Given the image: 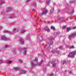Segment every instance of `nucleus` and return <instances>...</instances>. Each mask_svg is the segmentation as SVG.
I'll return each mask as SVG.
<instances>
[{
  "instance_id": "obj_18",
  "label": "nucleus",
  "mask_w": 76,
  "mask_h": 76,
  "mask_svg": "<svg viewBox=\"0 0 76 76\" xmlns=\"http://www.w3.org/2000/svg\"><path fill=\"white\" fill-rule=\"evenodd\" d=\"M54 8L52 7V9L50 10V13H54Z\"/></svg>"
},
{
  "instance_id": "obj_52",
  "label": "nucleus",
  "mask_w": 76,
  "mask_h": 76,
  "mask_svg": "<svg viewBox=\"0 0 76 76\" xmlns=\"http://www.w3.org/2000/svg\"><path fill=\"white\" fill-rule=\"evenodd\" d=\"M66 70H65V72H66Z\"/></svg>"
},
{
  "instance_id": "obj_19",
  "label": "nucleus",
  "mask_w": 76,
  "mask_h": 76,
  "mask_svg": "<svg viewBox=\"0 0 76 76\" xmlns=\"http://www.w3.org/2000/svg\"><path fill=\"white\" fill-rule=\"evenodd\" d=\"M12 53H14V54L16 53V49H13L12 50Z\"/></svg>"
},
{
  "instance_id": "obj_11",
  "label": "nucleus",
  "mask_w": 76,
  "mask_h": 76,
  "mask_svg": "<svg viewBox=\"0 0 76 76\" xmlns=\"http://www.w3.org/2000/svg\"><path fill=\"white\" fill-rule=\"evenodd\" d=\"M11 10H12L11 8L9 7L7 9L6 11L7 12H10V11H11Z\"/></svg>"
},
{
  "instance_id": "obj_51",
  "label": "nucleus",
  "mask_w": 76,
  "mask_h": 76,
  "mask_svg": "<svg viewBox=\"0 0 76 76\" xmlns=\"http://www.w3.org/2000/svg\"><path fill=\"white\" fill-rule=\"evenodd\" d=\"M30 73H32V71H30Z\"/></svg>"
},
{
  "instance_id": "obj_24",
  "label": "nucleus",
  "mask_w": 76,
  "mask_h": 76,
  "mask_svg": "<svg viewBox=\"0 0 76 76\" xmlns=\"http://www.w3.org/2000/svg\"><path fill=\"white\" fill-rule=\"evenodd\" d=\"M58 33L56 32L53 35H54V36H55L56 35H58Z\"/></svg>"
},
{
  "instance_id": "obj_28",
  "label": "nucleus",
  "mask_w": 76,
  "mask_h": 76,
  "mask_svg": "<svg viewBox=\"0 0 76 76\" xmlns=\"http://www.w3.org/2000/svg\"><path fill=\"white\" fill-rule=\"evenodd\" d=\"M12 61H7V63L8 64H11L12 63Z\"/></svg>"
},
{
  "instance_id": "obj_55",
  "label": "nucleus",
  "mask_w": 76,
  "mask_h": 76,
  "mask_svg": "<svg viewBox=\"0 0 76 76\" xmlns=\"http://www.w3.org/2000/svg\"><path fill=\"white\" fill-rule=\"evenodd\" d=\"M48 22H49V21H48Z\"/></svg>"
},
{
  "instance_id": "obj_54",
  "label": "nucleus",
  "mask_w": 76,
  "mask_h": 76,
  "mask_svg": "<svg viewBox=\"0 0 76 76\" xmlns=\"http://www.w3.org/2000/svg\"><path fill=\"white\" fill-rule=\"evenodd\" d=\"M57 53H58V52H57Z\"/></svg>"
},
{
  "instance_id": "obj_43",
  "label": "nucleus",
  "mask_w": 76,
  "mask_h": 76,
  "mask_svg": "<svg viewBox=\"0 0 76 76\" xmlns=\"http://www.w3.org/2000/svg\"><path fill=\"white\" fill-rule=\"evenodd\" d=\"M71 61H70V60H69L68 61V62L69 63H70Z\"/></svg>"
},
{
  "instance_id": "obj_10",
  "label": "nucleus",
  "mask_w": 76,
  "mask_h": 76,
  "mask_svg": "<svg viewBox=\"0 0 76 76\" xmlns=\"http://www.w3.org/2000/svg\"><path fill=\"white\" fill-rule=\"evenodd\" d=\"M55 61H56V59H53V61L52 62V63L53 64V67H55L56 65V64L54 63Z\"/></svg>"
},
{
  "instance_id": "obj_4",
  "label": "nucleus",
  "mask_w": 76,
  "mask_h": 76,
  "mask_svg": "<svg viewBox=\"0 0 76 76\" xmlns=\"http://www.w3.org/2000/svg\"><path fill=\"white\" fill-rule=\"evenodd\" d=\"M76 32H74L71 34L69 35L68 36V38L70 40L72 39V38H74L76 36Z\"/></svg>"
},
{
  "instance_id": "obj_32",
  "label": "nucleus",
  "mask_w": 76,
  "mask_h": 76,
  "mask_svg": "<svg viewBox=\"0 0 76 76\" xmlns=\"http://www.w3.org/2000/svg\"><path fill=\"white\" fill-rule=\"evenodd\" d=\"M1 15H4L5 14L2 11H1Z\"/></svg>"
},
{
  "instance_id": "obj_30",
  "label": "nucleus",
  "mask_w": 76,
  "mask_h": 76,
  "mask_svg": "<svg viewBox=\"0 0 76 76\" xmlns=\"http://www.w3.org/2000/svg\"><path fill=\"white\" fill-rule=\"evenodd\" d=\"M42 62H43V60H42L40 63H39V66H41V63H42Z\"/></svg>"
},
{
  "instance_id": "obj_41",
  "label": "nucleus",
  "mask_w": 76,
  "mask_h": 76,
  "mask_svg": "<svg viewBox=\"0 0 76 76\" xmlns=\"http://www.w3.org/2000/svg\"><path fill=\"white\" fill-rule=\"evenodd\" d=\"M32 11L35 12H36V10H34V9L32 10Z\"/></svg>"
},
{
  "instance_id": "obj_44",
  "label": "nucleus",
  "mask_w": 76,
  "mask_h": 76,
  "mask_svg": "<svg viewBox=\"0 0 76 76\" xmlns=\"http://www.w3.org/2000/svg\"><path fill=\"white\" fill-rule=\"evenodd\" d=\"M42 56L41 54H38V56Z\"/></svg>"
},
{
  "instance_id": "obj_50",
  "label": "nucleus",
  "mask_w": 76,
  "mask_h": 76,
  "mask_svg": "<svg viewBox=\"0 0 76 76\" xmlns=\"http://www.w3.org/2000/svg\"><path fill=\"white\" fill-rule=\"evenodd\" d=\"M48 66H50V64H48L47 65Z\"/></svg>"
},
{
  "instance_id": "obj_16",
  "label": "nucleus",
  "mask_w": 76,
  "mask_h": 76,
  "mask_svg": "<svg viewBox=\"0 0 76 76\" xmlns=\"http://www.w3.org/2000/svg\"><path fill=\"white\" fill-rule=\"evenodd\" d=\"M25 73H26V71L23 70H22L21 71V73H20V75H21V74H25Z\"/></svg>"
},
{
  "instance_id": "obj_36",
  "label": "nucleus",
  "mask_w": 76,
  "mask_h": 76,
  "mask_svg": "<svg viewBox=\"0 0 76 76\" xmlns=\"http://www.w3.org/2000/svg\"><path fill=\"white\" fill-rule=\"evenodd\" d=\"M19 61L20 62V63H22V61L21 60H19Z\"/></svg>"
},
{
  "instance_id": "obj_42",
  "label": "nucleus",
  "mask_w": 76,
  "mask_h": 76,
  "mask_svg": "<svg viewBox=\"0 0 76 76\" xmlns=\"http://www.w3.org/2000/svg\"><path fill=\"white\" fill-rule=\"evenodd\" d=\"M62 46H60V47H59V49H61V50L62 49Z\"/></svg>"
},
{
  "instance_id": "obj_31",
  "label": "nucleus",
  "mask_w": 76,
  "mask_h": 76,
  "mask_svg": "<svg viewBox=\"0 0 76 76\" xmlns=\"http://www.w3.org/2000/svg\"><path fill=\"white\" fill-rule=\"evenodd\" d=\"M25 32H26V30H23L22 31H21V32H22V33H25Z\"/></svg>"
},
{
  "instance_id": "obj_20",
  "label": "nucleus",
  "mask_w": 76,
  "mask_h": 76,
  "mask_svg": "<svg viewBox=\"0 0 76 76\" xmlns=\"http://www.w3.org/2000/svg\"><path fill=\"white\" fill-rule=\"evenodd\" d=\"M19 68L18 67H16L14 68V70L15 71H18V70H19Z\"/></svg>"
},
{
  "instance_id": "obj_34",
  "label": "nucleus",
  "mask_w": 76,
  "mask_h": 76,
  "mask_svg": "<svg viewBox=\"0 0 76 76\" xmlns=\"http://www.w3.org/2000/svg\"><path fill=\"white\" fill-rule=\"evenodd\" d=\"M54 76V74H50L49 75V76Z\"/></svg>"
},
{
  "instance_id": "obj_22",
  "label": "nucleus",
  "mask_w": 76,
  "mask_h": 76,
  "mask_svg": "<svg viewBox=\"0 0 76 76\" xmlns=\"http://www.w3.org/2000/svg\"><path fill=\"white\" fill-rule=\"evenodd\" d=\"M3 0H0V5H1L4 3Z\"/></svg>"
},
{
  "instance_id": "obj_49",
  "label": "nucleus",
  "mask_w": 76,
  "mask_h": 76,
  "mask_svg": "<svg viewBox=\"0 0 76 76\" xmlns=\"http://www.w3.org/2000/svg\"><path fill=\"white\" fill-rule=\"evenodd\" d=\"M70 74H72V72L71 71H70V72H69Z\"/></svg>"
},
{
  "instance_id": "obj_17",
  "label": "nucleus",
  "mask_w": 76,
  "mask_h": 76,
  "mask_svg": "<svg viewBox=\"0 0 76 76\" xmlns=\"http://www.w3.org/2000/svg\"><path fill=\"white\" fill-rule=\"evenodd\" d=\"M29 35H27L26 37H25L26 39H29L30 38V37H29Z\"/></svg>"
},
{
  "instance_id": "obj_12",
  "label": "nucleus",
  "mask_w": 76,
  "mask_h": 76,
  "mask_svg": "<svg viewBox=\"0 0 76 76\" xmlns=\"http://www.w3.org/2000/svg\"><path fill=\"white\" fill-rule=\"evenodd\" d=\"M20 42L22 45H23L24 44V41H23V39H20Z\"/></svg>"
},
{
  "instance_id": "obj_27",
  "label": "nucleus",
  "mask_w": 76,
  "mask_h": 76,
  "mask_svg": "<svg viewBox=\"0 0 76 76\" xmlns=\"http://www.w3.org/2000/svg\"><path fill=\"white\" fill-rule=\"evenodd\" d=\"M15 17V15H13V16H11L10 17V19H12V18H14Z\"/></svg>"
},
{
  "instance_id": "obj_53",
  "label": "nucleus",
  "mask_w": 76,
  "mask_h": 76,
  "mask_svg": "<svg viewBox=\"0 0 76 76\" xmlns=\"http://www.w3.org/2000/svg\"><path fill=\"white\" fill-rule=\"evenodd\" d=\"M1 51V50L0 49V52Z\"/></svg>"
},
{
  "instance_id": "obj_35",
  "label": "nucleus",
  "mask_w": 76,
  "mask_h": 76,
  "mask_svg": "<svg viewBox=\"0 0 76 76\" xmlns=\"http://www.w3.org/2000/svg\"><path fill=\"white\" fill-rule=\"evenodd\" d=\"M66 28V26H63L62 27L63 29H65V28Z\"/></svg>"
},
{
  "instance_id": "obj_38",
  "label": "nucleus",
  "mask_w": 76,
  "mask_h": 76,
  "mask_svg": "<svg viewBox=\"0 0 76 76\" xmlns=\"http://www.w3.org/2000/svg\"><path fill=\"white\" fill-rule=\"evenodd\" d=\"M74 10H72V13H71L70 14H73V13H74Z\"/></svg>"
},
{
  "instance_id": "obj_40",
  "label": "nucleus",
  "mask_w": 76,
  "mask_h": 76,
  "mask_svg": "<svg viewBox=\"0 0 76 76\" xmlns=\"http://www.w3.org/2000/svg\"><path fill=\"white\" fill-rule=\"evenodd\" d=\"M3 63V60H0V63Z\"/></svg>"
},
{
  "instance_id": "obj_56",
  "label": "nucleus",
  "mask_w": 76,
  "mask_h": 76,
  "mask_svg": "<svg viewBox=\"0 0 76 76\" xmlns=\"http://www.w3.org/2000/svg\"><path fill=\"white\" fill-rule=\"evenodd\" d=\"M39 2H40V1H39Z\"/></svg>"
},
{
  "instance_id": "obj_26",
  "label": "nucleus",
  "mask_w": 76,
  "mask_h": 76,
  "mask_svg": "<svg viewBox=\"0 0 76 76\" xmlns=\"http://www.w3.org/2000/svg\"><path fill=\"white\" fill-rule=\"evenodd\" d=\"M33 5L35 7H37V3H34L33 4Z\"/></svg>"
},
{
  "instance_id": "obj_23",
  "label": "nucleus",
  "mask_w": 76,
  "mask_h": 76,
  "mask_svg": "<svg viewBox=\"0 0 76 76\" xmlns=\"http://www.w3.org/2000/svg\"><path fill=\"white\" fill-rule=\"evenodd\" d=\"M71 28L70 27L67 28L66 29L67 32H69V31H70V30H71Z\"/></svg>"
},
{
  "instance_id": "obj_25",
  "label": "nucleus",
  "mask_w": 76,
  "mask_h": 76,
  "mask_svg": "<svg viewBox=\"0 0 76 76\" xmlns=\"http://www.w3.org/2000/svg\"><path fill=\"white\" fill-rule=\"evenodd\" d=\"M50 0H49L48 1H46V3L47 4H50Z\"/></svg>"
},
{
  "instance_id": "obj_29",
  "label": "nucleus",
  "mask_w": 76,
  "mask_h": 76,
  "mask_svg": "<svg viewBox=\"0 0 76 76\" xmlns=\"http://www.w3.org/2000/svg\"><path fill=\"white\" fill-rule=\"evenodd\" d=\"M51 29H53V30H55L56 29V28H55V27L53 26H51Z\"/></svg>"
},
{
  "instance_id": "obj_37",
  "label": "nucleus",
  "mask_w": 76,
  "mask_h": 76,
  "mask_svg": "<svg viewBox=\"0 0 76 76\" xmlns=\"http://www.w3.org/2000/svg\"><path fill=\"white\" fill-rule=\"evenodd\" d=\"M65 63H66V61L64 60L63 61V64H64Z\"/></svg>"
},
{
  "instance_id": "obj_7",
  "label": "nucleus",
  "mask_w": 76,
  "mask_h": 76,
  "mask_svg": "<svg viewBox=\"0 0 76 76\" xmlns=\"http://www.w3.org/2000/svg\"><path fill=\"white\" fill-rule=\"evenodd\" d=\"M44 41V39L43 37H42V35H39V42H42Z\"/></svg>"
},
{
  "instance_id": "obj_14",
  "label": "nucleus",
  "mask_w": 76,
  "mask_h": 76,
  "mask_svg": "<svg viewBox=\"0 0 76 76\" xmlns=\"http://www.w3.org/2000/svg\"><path fill=\"white\" fill-rule=\"evenodd\" d=\"M9 47H10V46H9L8 45H5L4 47L3 48V49L5 50V49L8 48H9Z\"/></svg>"
},
{
  "instance_id": "obj_45",
  "label": "nucleus",
  "mask_w": 76,
  "mask_h": 76,
  "mask_svg": "<svg viewBox=\"0 0 76 76\" xmlns=\"http://www.w3.org/2000/svg\"><path fill=\"white\" fill-rule=\"evenodd\" d=\"M2 28H3L2 26L0 27V29H1Z\"/></svg>"
},
{
  "instance_id": "obj_5",
  "label": "nucleus",
  "mask_w": 76,
  "mask_h": 76,
  "mask_svg": "<svg viewBox=\"0 0 76 76\" xmlns=\"http://www.w3.org/2000/svg\"><path fill=\"white\" fill-rule=\"evenodd\" d=\"M42 11L43 12L41 14V16L42 15H46L47 13H48V11L47 9H46V8H44L43 9H42Z\"/></svg>"
},
{
  "instance_id": "obj_1",
  "label": "nucleus",
  "mask_w": 76,
  "mask_h": 76,
  "mask_svg": "<svg viewBox=\"0 0 76 76\" xmlns=\"http://www.w3.org/2000/svg\"><path fill=\"white\" fill-rule=\"evenodd\" d=\"M56 38L55 36H51L50 37V39L49 42H48V44L45 46V48L47 49V50L48 51L49 50H50V45H52L53 44V40H54V38Z\"/></svg>"
},
{
  "instance_id": "obj_8",
  "label": "nucleus",
  "mask_w": 76,
  "mask_h": 76,
  "mask_svg": "<svg viewBox=\"0 0 76 76\" xmlns=\"http://www.w3.org/2000/svg\"><path fill=\"white\" fill-rule=\"evenodd\" d=\"M1 40H4V41H7L9 40V39L6 38L4 36H1Z\"/></svg>"
},
{
  "instance_id": "obj_46",
  "label": "nucleus",
  "mask_w": 76,
  "mask_h": 76,
  "mask_svg": "<svg viewBox=\"0 0 76 76\" xmlns=\"http://www.w3.org/2000/svg\"><path fill=\"white\" fill-rule=\"evenodd\" d=\"M51 53H54V50L51 51Z\"/></svg>"
},
{
  "instance_id": "obj_15",
  "label": "nucleus",
  "mask_w": 76,
  "mask_h": 76,
  "mask_svg": "<svg viewBox=\"0 0 76 76\" xmlns=\"http://www.w3.org/2000/svg\"><path fill=\"white\" fill-rule=\"evenodd\" d=\"M4 32H6V33H8L9 34H12V32L10 31H9L7 30H4Z\"/></svg>"
},
{
  "instance_id": "obj_9",
  "label": "nucleus",
  "mask_w": 76,
  "mask_h": 76,
  "mask_svg": "<svg viewBox=\"0 0 76 76\" xmlns=\"http://www.w3.org/2000/svg\"><path fill=\"white\" fill-rule=\"evenodd\" d=\"M43 29L44 30V31H46L47 32H50V30L49 29V28H48V27L47 26H46Z\"/></svg>"
},
{
  "instance_id": "obj_13",
  "label": "nucleus",
  "mask_w": 76,
  "mask_h": 76,
  "mask_svg": "<svg viewBox=\"0 0 76 76\" xmlns=\"http://www.w3.org/2000/svg\"><path fill=\"white\" fill-rule=\"evenodd\" d=\"M12 31L13 32V34H14L15 32L16 31V32H18V30H17V28H14L12 30Z\"/></svg>"
},
{
  "instance_id": "obj_21",
  "label": "nucleus",
  "mask_w": 76,
  "mask_h": 76,
  "mask_svg": "<svg viewBox=\"0 0 76 76\" xmlns=\"http://www.w3.org/2000/svg\"><path fill=\"white\" fill-rule=\"evenodd\" d=\"M69 48L70 49H73L74 48H75L74 46H72L69 47Z\"/></svg>"
},
{
  "instance_id": "obj_39",
  "label": "nucleus",
  "mask_w": 76,
  "mask_h": 76,
  "mask_svg": "<svg viewBox=\"0 0 76 76\" xmlns=\"http://www.w3.org/2000/svg\"><path fill=\"white\" fill-rule=\"evenodd\" d=\"M75 2V1H71V2H70L69 3H74Z\"/></svg>"
},
{
  "instance_id": "obj_3",
  "label": "nucleus",
  "mask_w": 76,
  "mask_h": 76,
  "mask_svg": "<svg viewBox=\"0 0 76 76\" xmlns=\"http://www.w3.org/2000/svg\"><path fill=\"white\" fill-rule=\"evenodd\" d=\"M76 52L74 51L70 53L68 55L69 57H72V58H74L75 57V56L76 55Z\"/></svg>"
},
{
  "instance_id": "obj_48",
  "label": "nucleus",
  "mask_w": 76,
  "mask_h": 76,
  "mask_svg": "<svg viewBox=\"0 0 76 76\" xmlns=\"http://www.w3.org/2000/svg\"><path fill=\"white\" fill-rule=\"evenodd\" d=\"M30 1V0H28L27 1L26 3H28V1Z\"/></svg>"
},
{
  "instance_id": "obj_6",
  "label": "nucleus",
  "mask_w": 76,
  "mask_h": 76,
  "mask_svg": "<svg viewBox=\"0 0 76 76\" xmlns=\"http://www.w3.org/2000/svg\"><path fill=\"white\" fill-rule=\"evenodd\" d=\"M27 49L25 48H20L19 49V50H20V51H21V52L22 51V50L23 51H24L23 52V54L24 55H25V54H26V51H27Z\"/></svg>"
},
{
  "instance_id": "obj_33",
  "label": "nucleus",
  "mask_w": 76,
  "mask_h": 76,
  "mask_svg": "<svg viewBox=\"0 0 76 76\" xmlns=\"http://www.w3.org/2000/svg\"><path fill=\"white\" fill-rule=\"evenodd\" d=\"M72 29H76V26H75V27H74Z\"/></svg>"
},
{
  "instance_id": "obj_47",
  "label": "nucleus",
  "mask_w": 76,
  "mask_h": 76,
  "mask_svg": "<svg viewBox=\"0 0 76 76\" xmlns=\"http://www.w3.org/2000/svg\"><path fill=\"white\" fill-rule=\"evenodd\" d=\"M61 18L60 17H59L58 18V19H61Z\"/></svg>"
},
{
  "instance_id": "obj_2",
  "label": "nucleus",
  "mask_w": 76,
  "mask_h": 76,
  "mask_svg": "<svg viewBox=\"0 0 76 76\" xmlns=\"http://www.w3.org/2000/svg\"><path fill=\"white\" fill-rule=\"evenodd\" d=\"M31 66L33 68L35 66H38V58H35V59L31 60L30 62Z\"/></svg>"
}]
</instances>
